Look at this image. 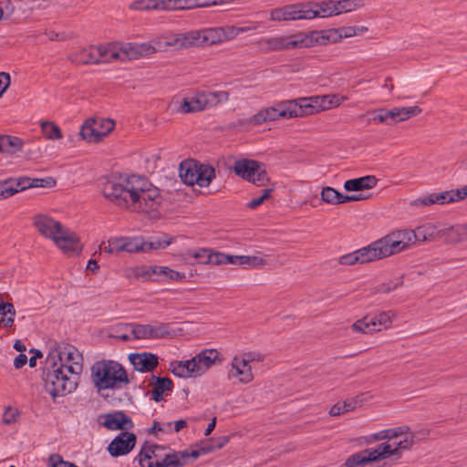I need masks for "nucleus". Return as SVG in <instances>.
<instances>
[{
	"instance_id": "26",
	"label": "nucleus",
	"mask_w": 467,
	"mask_h": 467,
	"mask_svg": "<svg viewBox=\"0 0 467 467\" xmlns=\"http://www.w3.org/2000/svg\"><path fill=\"white\" fill-rule=\"evenodd\" d=\"M421 112V109L418 106L399 107L388 109L389 120L393 121V125L417 116Z\"/></svg>"
},
{
	"instance_id": "36",
	"label": "nucleus",
	"mask_w": 467,
	"mask_h": 467,
	"mask_svg": "<svg viewBox=\"0 0 467 467\" xmlns=\"http://www.w3.org/2000/svg\"><path fill=\"white\" fill-rule=\"evenodd\" d=\"M97 51L95 47H90L88 48H83L82 50L77 52L74 55V61L82 65L88 64H99L97 57Z\"/></svg>"
},
{
	"instance_id": "20",
	"label": "nucleus",
	"mask_w": 467,
	"mask_h": 467,
	"mask_svg": "<svg viewBox=\"0 0 467 467\" xmlns=\"http://www.w3.org/2000/svg\"><path fill=\"white\" fill-rule=\"evenodd\" d=\"M229 378H238L242 383H249L253 380L254 375L249 359H243L234 357L232 361V368L229 371Z\"/></svg>"
},
{
	"instance_id": "14",
	"label": "nucleus",
	"mask_w": 467,
	"mask_h": 467,
	"mask_svg": "<svg viewBox=\"0 0 467 467\" xmlns=\"http://www.w3.org/2000/svg\"><path fill=\"white\" fill-rule=\"evenodd\" d=\"M379 259L380 258L373 242L363 248L340 256L338 263L343 265H353L355 264H366Z\"/></svg>"
},
{
	"instance_id": "43",
	"label": "nucleus",
	"mask_w": 467,
	"mask_h": 467,
	"mask_svg": "<svg viewBox=\"0 0 467 467\" xmlns=\"http://www.w3.org/2000/svg\"><path fill=\"white\" fill-rule=\"evenodd\" d=\"M41 131L47 140H55L63 137L61 129L51 121H44L41 124Z\"/></svg>"
},
{
	"instance_id": "35",
	"label": "nucleus",
	"mask_w": 467,
	"mask_h": 467,
	"mask_svg": "<svg viewBox=\"0 0 467 467\" xmlns=\"http://www.w3.org/2000/svg\"><path fill=\"white\" fill-rule=\"evenodd\" d=\"M23 140L16 136L5 135L0 138V151L16 153L23 147Z\"/></svg>"
},
{
	"instance_id": "31",
	"label": "nucleus",
	"mask_w": 467,
	"mask_h": 467,
	"mask_svg": "<svg viewBox=\"0 0 467 467\" xmlns=\"http://www.w3.org/2000/svg\"><path fill=\"white\" fill-rule=\"evenodd\" d=\"M164 267L161 265H144L138 267L135 270V275L142 278L144 281L151 280L158 281V278H161L164 273Z\"/></svg>"
},
{
	"instance_id": "3",
	"label": "nucleus",
	"mask_w": 467,
	"mask_h": 467,
	"mask_svg": "<svg viewBox=\"0 0 467 467\" xmlns=\"http://www.w3.org/2000/svg\"><path fill=\"white\" fill-rule=\"evenodd\" d=\"M414 436H406L400 441H387L379 444L376 448L365 449L350 455L345 462L347 467H365L368 463L386 459L389 456L400 457L402 451L410 450L413 444Z\"/></svg>"
},
{
	"instance_id": "15",
	"label": "nucleus",
	"mask_w": 467,
	"mask_h": 467,
	"mask_svg": "<svg viewBox=\"0 0 467 467\" xmlns=\"http://www.w3.org/2000/svg\"><path fill=\"white\" fill-rule=\"evenodd\" d=\"M99 423L110 431H127L134 428V423L130 416L122 410L101 414Z\"/></svg>"
},
{
	"instance_id": "13",
	"label": "nucleus",
	"mask_w": 467,
	"mask_h": 467,
	"mask_svg": "<svg viewBox=\"0 0 467 467\" xmlns=\"http://www.w3.org/2000/svg\"><path fill=\"white\" fill-rule=\"evenodd\" d=\"M107 127L105 130H100L99 121L94 119H87L81 126L79 135L83 140L88 142H99L106 137L115 127V123L111 119L104 120Z\"/></svg>"
},
{
	"instance_id": "2",
	"label": "nucleus",
	"mask_w": 467,
	"mask_h": 467,
	"mask_svg": "<svg viewBox=\"0 0 467 467\" xmlns=\"http://www.w3.org/2000/svg\"><path fill=\"white\" fill-rule=\"evenodd\" d=\"M90 371L91 381L99 392L106 389H120L130 383L124 367L114 360L97 361L91 366Z\"/></svg>"
},
{
	"instance_id": "54",
	"label": "nucleus",
	"mask_w": 467,
	"mask_h": 467,
	"mask_svg": "<svg viewBox=\"0 0 467 467\" xmlns=\"http://www.w3.org/2000/svg\"><path fill=\"white\" fill-rule=\"evenodd\" d=\"M392 317L390 311H383L378 315L371 316L373 321L376 323L377 331H380L382 328H388L392 323Z\"/></svg>"
},
{
	"instance_id": "57",
	"label": "nucleus",
	"mask_w": 467,
	"mask_h": 467,
	"mask_svg": "<svg viewBox=\"0 0 467 467\" xmlns=\"http://www.w3.org/2000/svg\"><path fill=\"white\" fill-rule=\"evenodd\" d=\"M239 259V265H248L251 267L258 268L266 264V261L255 255H241V257H234Z\"/></svg>"
},
{
	"instance_id": "51",
	"label": "nucleus",
	"mask_w": 467,
	"mask_h": 467,
	"mask_svg": "<svg viewBox=\"0 0 467 467\" xmlns=\"http://www.w3.org/2000/svg\"><path fill=\"white\" fill-rule=\"evenodd\" d=\"M336 2L338 15L351 12L364 6L363 0H337Z\"/></svg>"
},
{
	"instance_id": "45",
	"label": "nucleus",
	"mask_w": 467,
	"mask_h": 467,
	"mask_svg": "<svg viewBox=\"0 0 467 467\" xmlns=\"http://www.w3.org/2000/svg\"><path fill=\"white\" fill-rule=\"evenodd\" d=\"M320 103L322 106V110H326L331 108L338 107L345 100L348 99L347 97L339 95V94H332V95H325L319 96Z\"/></svg>"
},
{
	"instance_id": "48",
	"label": "nucleus",
	"mask_w": 467,
	"mask_h": 467,
	"mask_svg": "<svg viewBox=\"0 0 467 467\" xmlns=\"http://www.w3.org/2000/svg\"><path fill=\"white\" fill-rule=\"evenodd\" d=\"M150 333V338H163L171 335L170 325L167 323H157L156 325H149Z\"/></svg>"
},
{
	"instance_id": "28",
	"label": "nucleus",
	"mask_w": 467,
	"mask_h": 467,
	"mask_svg": "<svg viewBox=\"0 0 467 467\" xmlns=\"http://www.w3.org/2000/svg\"><path fill=\"white\" fill-rule=\"evenodd\" d=\"M265 115L267 122L279 119H291V111L289 110L287 100L281 101L273 107L265 109Z\"/></svg>"
},
{
	"instance_id": "8",
	"label": "nucleus",
	"mask_w": 467,
	"mask_h": 467,
	"mask_svg": "<svg viewBox=\"0 0 467 467\" xmlns=\"http://www.w3.org/2000/svg\"><path fill=\"white\" fill-rule=\"evenodd\" d=\"M135 177V174H112L102 182L101 193L113 204L129 209L131 183L134 182Z\"/></svg>"
},
{
	"instance_id": "10",
	"label": "nucleus",
	"mask_w": 467,
	"mask_h": 467,
	"mask_svg": "<svg viewBox=\"0 0 467 467\" xmlns=\"http://www.w3.org/2000/svg\"><path fill=\"white\" fill-rule=\"evenodd\" d=\"M228 99L227 91L197 90L194 94L183 98L177 111L184 114L194 113L215 107Z\"/></svg>"
},
{
	"instance_id": "29",
	"label": "nucleus",
	"mask_w": 467,
	"mask_h": 467,
	"mask_svg": "<svg viewBox=\"0 0 467 467\" xmlns=\"http://www.w3.org/2000/svg\"><path fill=\"white\" fill-rule=\"evenodd\" d=\"M296 4L287 5L282 7L275 8L270 12L272 21H295L296 20Z\"/></svg>"
},
{
	"instance_id": "55",
	"label": "nucleus",
	"mask_w": 467,
	"mask_h": 467,
	"mask_svg": "<svg viewBox=\"0 0 467 467\" xmlns=\"http://www.w3.org/2000/svg\"><path fill=\"white\" fill-rule=\"evenodd\" d=\"M130 334L132 339L150 338L149 324L142 325L137 323H130Z\"/></svg>"
},
{
	"instance_id": "6",
	"label": "nucleus",
	"mask_w": 467,
	"mask_h": 467,
	"mask_svg": "<svg viewBox=\"0 0 467 467\" xmlns=\"http://www.w3.org/2000/svg\"><path fill=\"white\" fill-rule=\"evenodd\" d=\"M34 225L42 235L52 239L64 251L76 252L79 249L76 234L58 221L45 214H37L34 217Z\"/></svg>"
},
{
	"instance_id": "19",
	"label": "nucleus",
	"mask_w": 467,
	"mask_h": 467,
	"mask_svg": "<svg viewBox=\"0 0 467 467\" xmlns=\"http://www.w3.org/2000/svg\"><path fill=\"white\" fill-rule=\"evenodd\" d=\"M31 183L27 177L8 178L0 181V199L8 198L16 192L29 189Z\"/></svg>"
},
{
	"instance_id": "58",
	"label": "nucleus",
	"mask_w": 467,
	"mask_h": 467,
	"mask_svg": "<svg viewBox=\"0 0 467 467\" xmlns=\"http://www.w3.org/2000/svg\"><path fill=\"white\" fill-rule=\"evenodd\" d=\"M355 405L352 401H344L342 404L337 403L333 405L329 410L331 416H338L340 414L353 410Z\"/></svg>"
},
{
	"instance_id": "18",
	"label": "nucleus",
	"mask_w": 467,
	"mask_h": 467,
	"mask_svg": "<svg viewBox=\"0 0 467 467\" xmlns=\"http://www.w3.org/2000/svg\"><path fill=\"white\" fill-rule=\"evenodd\" d=\"M168 448L163 445L148 444L145 442L134 461H138L140 467H146L149 462L161 459Z\"/></svg>"
},
{
	"instance_id": "23",
	"label": "nucleus",
	"mask_w": 467,
	"mask_h": 467,
	"mask_svg": "<svg viewBox=\"0 0 467 467\" xmlns=\"http://www.w3.org/2000/svg\"><path fill=\"white\" fill-rule=\"evenodd\" d=\"M150 385L153 387L151 391V399L155 402L163 400L164 393L171 391L173 389V382L168 377L150 376Z\"/></svg>"
},
{
	"instance_id": "41",
	"label": "nucleus",
	"mask_w": 467,
	"mask_h": 467,
	"mask_svg": "<svg viewBox=\"0 0 467 467\" xmlns=\"http://www.w3.org/2000/svg\"><path fill=\"white\" fill-rule=\"evenodd\" d=\"M376 323L373 321L370 315H368L364 317L363 318H360L357 320L352 325V329L355 332H359L363 334H371L373 332L377 331V326Z\"/></svg>"
},
{
	"instance_id": "4",
	"label": "nucleus",
	"mask_w": 467,
	"mask_h": 467,
	"mask_svg": "<svg viewBox=\"0 0 467 467\" xmlns=\"http://www.w3.org/2000/svg\"><path fill=\"white\" fill-rule=\"evenodd\" d=\"M414 436H406L400 441H387L379 444L376 448L365 449L350 455L345 462L347 467H365L368 463L386 459L389 456L400 457L402 451L410 450L413 444Z\"/></svg>"
},
{
	"instance_id": "63",
	"label": "nucleus",
	"mask_w": 467,
	"mask_h": 467,
	"mask_svg": "<svg viewBox=\"0 0 467 467\" xmlns=\"http://www.w3.org/2000/svg\"><path fill=\"white\" fill-rule=\"evenodd\" d=\"M218 442H215V438L208 439L200 443V448L202 452V455L212 452L215 450H219L217 448Z\"/></svg>"
},
{
	"instance_id": "44",
	"label": "nucleus",
	"mask_w": 467,
	"mask_h": 467,
	"mask_svg": "<svg viewBox=\"0 0 467 467\" xmlns=\"http://www.w3.org/2000/svg\"><path fill=\"white\" fill-rule=\"evenodd\" d=\"M123 238H110L107 244L102 243L99 246L100 251L109 254H118L119 252H123Z\"/></svg>"
},
{
	"instance_id": "56",
	"label": "nucleus",
	"mask_w": 467,
	"mask_h": 467,
	"mask_svg": "<svg viewBox=\"0 0 467 467\" xmlns=\"http://www.w3.org/2000/svg\"><path fill=\"white\" fill-rule=\"evenodd\" d=\"M123 252L128 253H138L141 252V244H143L142 237H134V238H123Z\"/></svg>"
},
{
	"instance_id": "39",
	"label": "nucleus",
	"mask_w": 467,
	"mask_h": 467,
	"mask_svg": "<svg viewBox=\"0 0 467 467\" xmlns=\"http://www.w3.org/2000/svg\"><path fill=\"white\" fill-rule=\"evenodd\" d=\"M315 11L320 12L318 17H329L338 16L336 0H327L322 2H315Z\"/></svg>"
},
{
	"instance_id": "9",
	"label": "nucleus",
	"mask_w": 467,
	"mask_h": 467,
	"mask_svg": "<svg viewBox=\"0 0 467 467\" xmlns=\"http://www.w3.org/2000/svg\"><path fill=\"white\" fill-rule=\"evenodd\" d=\"M421 234L420 228H418L417 231L400 230L375 241L374 245L381 259L405 250L416 240H420Z\"/></svg>"
},
{
	"instance_id": "61",
	"label": "nucleus",
	"mask_w": 467,
	"mask_h": 467,
	"mask_svg": "<svg viewBox=\"0 0 467 467\" xmlns=\"http://www.w3.org/2000/svg\"><path fill=\"white\" fill-rule=\"evenodd\" d=\"M164 273L162 275V280H171V281H180L186 278L184 273H180L178 271L172 270L167 266L164 267Z\"/></svg>"
},
{
	"instance_id": "49",
	"label": "nucleus",
	"mask_w": 467,
	"mask_h": 467,
	"mask_svg": "<svg viewBox=\"0 0 467 467\" xmlns=\"http://www.w3.org/2000/svg\"><path fill=\"white\" fill-rule=\"evenodd\" d=\"M342 193L332 187H324L321 191V200L330 204H340Z\"/></svg>"
},
{
	"instance_id": "32",
	"label": "nucleus",
	"mask_w": 467,
	"mask_h": 467,
	"mask_svg": "<svg viewBox=\"0 0 467 467\" xmlns=\"http://www.w3.org/2000/svg\"><path fill=\"white\" fill-rule=\"evenodd\" d=\"M95 49L98 53L97 57L99 63H108L117 59H123L120 57L119 52L116 49L115 45H108V46H98L95 47Z\"/></svg>"
},
{
	"instance_id": "52",
	"label": "nucleus",
	"mask_w": 467,
	"mask_h": 467,
	"mask_svg": "<svg viewBox=\"0 0 467 467\" xmlns=\"http://www.w3.org/2000/svg\"><path fill=\"white\" fill-rule=\"evenodd\" d=\"M173 453L175 456H177L176 458L179 461L180 467L187 465L190 462V459H197L202 455L200 446L197 449L192 450L191 452L185 450L173 451Z\"/></svg>"
},
{
	"instance_id": "24",
	"label": "nucleus",
	"mask_w": 467,
	"mask_h": 467,
	"mask_svg": "<svg viewBox=\"0 0 467 467\" xmlns=\"http://www.w3.org/2000/svg\"><path fill=\"white\" fill-rule=\"evenodd\" d=\"M378 179L374 175H366L355 179L347 180L344 182V189L347 192H360L369 190L377 185Z\"/></svg>"
},
{
	"instance_id": "60",
	"label": "nucleus",
	"mask_w": 467,
	"mask_h": 467,
	"mask_svg": "<svg viewBox=\"0 0 467 467\" xmlns=\"http://www.w3.org/2000/svg\"><path fill=\"white\" fill-rule=\"evenodd\" d=\"M150 238L153 241L154 246L157 250L166 248L172 242V237H171L167 234H161V235L151 236Z\"/></svg>"
},
{
	"instance_id": "46",
	"label": "nucleus",
	"mask_w": 467,
	"mask_h": 467,
	"mask_svg": "<svg viewBox=\"0 0 467 467\" xmlns=\"http://www.w3.org/2000/svg\"><path fill=\"white\" fill-rule=\"evenodd\" d=\"M182 39L185 41V47L205 46L202 29L184 33Z\"/></svg>"
},
{
	"instance_id": "1",
	"label": "nucleus",
	"mask_w": 467,
	"mask_h": 467,
	"mask_svg": "<svg viewBox=\"0 0 467 467\" xmlns=\"http://www.w3.org/2000/svg\"><path fill=\"white\" fill-rule=\"evenodd\" d=\"M57 351V360L48 357L43 368L45 389L54 400L73 392L83 370V357L76 347L58 346Z\"/></svg>"
},
{
	"instance_id": "64",
	"label": "nucleus",
	"mask_w": 467,
	"mask_h": 467,
	"mask_svg": "<svg viewBox=\"0 0 467 467\" xmlns=\"http://www.w3.org/2000/svg\"><path fill=\"white\" fill-rule=\"evenodd\" d=\"M18 416V411L16 409H13L11 407H7L4 413H3V419L2 421L5 424H11L16 421V418Z\"/></svg>"
},
{
	"instance_id": "30",
	"label": "nucleus",
	"mask_w": 467,
	"mask_h": 467,
	"mask_svg": "<svg viewBox=\"0 0 467 467\" xmlns=\"http://www.w3.org/2000/svg\"><path fill=\"white\" fill-rule=\"evenodd\" d=\"M215 178V170L210 164H202L198 162L195 184L200 187L208 186Z\"/></svg>"
},
{
	"instance_id": "37",
	"label": "nucleus",
	"mask_w": 467,
	"mask_h": 467,
	"mask_svg": "<svg viewBox=\"0 0 467 467\" xmlns=\"http://www.w3.org/2000/svg\"><path fill=\"white\" fill-rule=\"evenodd\" d=\"M205 46H212L225 41V34L222 27L202 29Z\"/></svg>"
},
{
	"instance_id": "17",
	"label": "nucleus",
	"mask_w": 467,
	"mask_h": 467,
	"mask_svg": "<svg viewBox=\"0 0 467 467\" xmlns=\"http://www.w3.org/2000/svg\"><path fill=\"white\" fill-rule=\"evenodd\" d=\"M129 360L134 369L140 372H151L159 364L158 356L150 352L131 353Z\"/></svg>"
},
{
	"instance_id": "34",
	"label": "nucleus",
	"mask_w": 467,
	"mask_h": 467,
	"mask_svg": "<svg viewBox=\"0 0 467 467\" xmlns=\"http://www.w3.org/2000/svg\"><path fill=\"white\" fill-rule=\"evenodd\" d=\"M198 162H182L180 165V177L182 181L190 186L195 184V177L197 172Z\"/></svg>"
},
{
	"instance_id": "42",
	"label": "nucleus",
	"mask_w": 467,
	"mask_h": 467,
	"mask_svg": "<svg viewBox=\"0 0 467 467\" xmlns=\"http://www.w3.org/2000/svg\"><path fill=\"white\" fill-rule=\"evenodd\" d=\"M5 310V313L9 314L8 318H0V327L10 328L14 326L16 309L12 303L5 302L3 296L0 295V312Z\"/></svg>"
},
{
	"instance_id": "21",
	"label": "nucleus",
	"mask_w": 467,
	"mask_h": 467,
	"mask_svg": "<svg viewBox=\"0 0 467 467\" xmlns=\"http://www.w3.org/2000/svg\"><path fill=\"white\" fill-rule=\"evenodd\" d=\"M219 358V352L216 349H204L192 358L193 366L196 367L197 375H202L211 368Z\"/></svg>"
},
{
	"instance_id": "22",
	"label": "nucleus",
	"mask_w": 467,
	"mask_h": 467,
	"mask_svg": "<svg viewBox=\"0 0 467 467\" xmlns=\"http://www.w3.org/2000/svg\"><path fill=\"white\" fill-rule=\"evenodd\" d=\"M119 49L128 59H137L156 52V48L149 43H126Z\"/></svg>"
},
{
	"instance_id": "7",
	"label": "nucleus",
	"mask_w": 467,
	"mask_h": 467,
	"mask_svg": "<svg viewBox=\"0 0 467 467\" xmlns=\"http://www.w3.org/2000/svg\"><path fill=\"white\" fill-rule=\"evenodd\" d=\"M131 184L129 209L144 213L156 210L162 200L160 190L145 177L138 175Z\"/></svg>"
},
{
	"instance_id": "59",
	"label": "nucleus",
	"mask_w": 467,
	"mask_h": 467,
	"mask_svg": "<svg viewBox=\"0 0 467 467\" xmlns=\"http://www.w3.org/2000/svg\"><path fill=\"white\" fill-rule=\"evenodd\" d=\"M272 192H273V189H272V188H266V189H264V190L262 191V195H261V196H259V197H257V198H254V199H252V200L247 203V207H248L249 209H252V210L256 209L257 207H259L260 205H262L265 200H267L268 198H270Z\"/></svg>"
},
{
	"instance_id": "25",
	"label": "nucleus",
	"mask_w": 467,
	"mask_h": 467,
	"mask_svg": "<svg viewBox=\"0 0 467 467\" xmlns=\"http://www.w3.org/2000/svg\"><path fill=\"white\" fill-rule=\"evenodd\" d=\"M195 368L196 367L193 366L192 358L170 363L171 372L179 378L198 377L199 375H197Z\"/></svg>"
},
{
	"instance_id": "11",
	"label": "nucleus",
	"mask_w": 467,
	"mask_h": 467,
	"mask_svg": "<svg viewBox=\"0 0 467 467\" xmlns=\"http://www.w3.org/2000/svg\"><path fill=\"white\" fill-rule=\"evenodd\" d=\"M233 171L243 180L256 186L265 185L270 180L264 165L254 160H236L233 165Z\"/></svg>"
},
{
	"instance_id": "12",
	"label": "nucleus",
	"mask_w": 467,
	"mask_h": 467,
	"mask_svg": "<svg viewBox=\"0 0 467 467\" xmlns=\"http://www.w3.org/2000/svg\"><path fill=\"white\" fill-rule=\"evenodd\" d=\"M287 105L291 111V119L308 116L322 111L319 96L287 100Z\"/></svg>"
},
{
	"instance_id": "33",
	"label": "nucleus",
	"mask_w": 467,
	"mask_h": 467,
	"mask_svg": "<svg viewBox=\"0 0 467 467\" xmlns=\"http://www.w3.org/2000/svg\"><path fill=\"white\" fill-rule=\"evenodd\" d=\"M319 36L327 35L329 36V38L326 40V45L327 42L332 41L336 42L337 39L351 37L357 35V26H342L337 29H330L328 31H320L318 32Z\"/></svg>"
},
{
	"instance_id": "16",
	"label": "nucleus",
	"mask_w": 467,
	"mask_h": 467,
	"mask_svg": "<svg viewBox=\"0 0 467 467\" xmlns=\"http://www.w3.org/2000/svg\"><path fill=\"white\" fill-rule=\"evenodd\" d=\"M137 437L134 433L121 431L109 444L107 450L112 457H119L130 453L136 445Z\"/></svg>"
},
{
	"instance_id": "62",
	"label": "nucleus",
	"mask_w": 467,
	"mask_h": 467,
	"mask_svg": "<svg viewBox=\"0 0 467 467\" xmlns=\"http://www.w3.org/2000/svg\"><path fill=\"white\" fill-rule=\"evenodd\" d=\"M27 179L32 182L29 188L34 187H53L56 185V180L52 177H47L45 179H31L27 177Z\"/></svg>"
},
{
	"instance_id": "5",
	"label": "nucleus",
	"mask_w": 467,
	"mask_h": 467,
	"mask_svg": "<svg viewBox=\"0 0 467 467\" xmlns=\"http://www.w3.org/2000/svg\"><path fill=\"white\" fill-rule=\"evenodd\" d=\"M329 36H319L318 31L310 33H298L288 36H277L268 38H263L260 41L261 48L265 52H276L282 50H290L294 48L310 47L316 45H323Z\"/></svg>"
},
{
	"instance_id": "50",
	"label": "nucleus",
	"mask_w": 467,
	"mask_h": 467,
	"mask_svg": "<svg viewBox=\"0 0 467 467\" xmlns=\"http://www.w3.org/2000/svg\"><path fill=\"white\" fill-rule=\"evenodd\" d=\"M110 337L124 342L131 340L130 323L115 326V327L112 328Z\"/></svg>"
},
{
	"instance_id": "40",
	"label": "nucleus",
	"mask_w": 467,
	"mask_h": 467,
	"mask_svg": "<svg viewBox=\"0 0 467 467\" xmlns=\"http://www.w3.org/2000/svg\"><path fill=\"white\" fill-rule=\"evenodd\" d=\"M410 428L408 426H400L393 429H388L379 431L372 435V439L374 441L385 440L388 439L389 441L395 440L398 437L407 434Z\"/></svg>"
},
{
	"instance_id": "47",
	"label": "nucleus",
	"mask_w": 467,
	"mask_h": 467,
	"mask_svg": "<svg viewBox=\"0 0 467 467\" xmlns=\"http://www.w3.org/2000/svg\"><path fill=\"white\" fill-rule=\"evenodd\" d=\"M176 457L173 451L169 453L165 452L161 459L154 462H149L146 467H180L179 461Z\"/></svg>"
},
{
	"instance_id": "27",
	"label": "nucleus",
	"mask_w": 467,
	"mask_h": 467,
	"mask_svg": "<svg viewBox=\"0 0 467 467\" xmlns=\"http://www.w3.org/2000/svg\"><path fill=\"white\" fill-rule=\"evenodd\" d=\"M423 205H431L434 203L445 204L457 202L454 190L444 191L441 192H433L416 201Z\"/></svg>"
},
{
	"instance_id": "53",
	"label": "nucleus",
	"mask_w": 467,
	"mask_h": 467,
	"mask_svg": "<svg viewBox=\"0 0 467 467\" xmlns=\"http://www.w3.org/2000/svg\"><path fill=\"white\" fill-rule=\"evenodd\" d=\"M130 8L134 10H161V0H137L131 3Z\"/></svg>"
},
{
	"instance_id": "38",
	"label": "nucleus",
	"mask_w": 467,
	"mask_h": 467,
	"mask_svg": "<svg viewBox=\"0 0 467 467\" xmlns=\"http://www.w3.org/2000/svg\"><path fill=\"white\" fill-rule=\"evenodd\" d=\"M314 4V1L296 4V5L297 6V8L296 9V11H297L296 20L313 19L318 17L320 12L315 11Z\"/></svg>"
}]
</instances>
